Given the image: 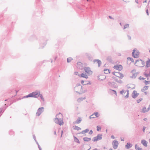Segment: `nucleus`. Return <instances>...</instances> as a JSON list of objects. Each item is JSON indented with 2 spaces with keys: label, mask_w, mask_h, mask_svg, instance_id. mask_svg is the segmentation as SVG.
<instances>
[{
  "label": "nucleus",
  "mask_w": 150,
  "mask_h": 150,
  "mask_svg": "<svg viewBox=\"0 0 150 150\" xmlns=\"http://www.w3.org/2000/svg\"><path fill=\"white\" fill-rule=\"evenodd\" d=\"M40 93V91L33 92L31 93H29L28 95L24 96L23 98H26L30 97L37 98L39 96Z\"/></svg>",
  "instance_id": "nucleus-1"
},
{
  "label": "nucleus",
  "mask_w": 150,
  "mask_h": 150,
  "mask_svg": "<svg viewBox=\"0 0 150 150\" xmlns=\"http://www.w3.org/2000/svg\"><path fill=\"white\" fill-rule=\"evenodd\" d=\"M76 88L77 90L76 91V92L78 93L79 94H82L86 92L85 91H83L82 86H81L80 84H77L76 85Z\"/></svg>",
  "instance_id": "nucleus-2"
},
{
  "label": "nucleus",
  "mask_w": 150,
  "mask_h": 150,
  "mask_svg": "<svg viewBox=\"0 0 150 150\" xmlns=\"http://www.w3.org/2000/svg\"><path fill=\"white\" fill-rule=\"evenodd\" d=\"M124 77V76H113L112 78L117 82L118 83H122V81L120 79H122Z\"/></svg>",
  "instance_id": "nucleus-3"
},
{
  "label": "nucleus",
  "mask_w": 150,
  "mask_h": 150,
  "mask_svg": "<svg viewBox=\"0 0 150 150\" xmlns=\"http://www.w3.org/2000/svg\"><path fill=\"white\" fill-rule=\"evenodd\" d=\"M54 121L56 123L60 125H62L64 124L63 120L61 118H58L57 117L55 119Z\"/></svg>",
  "instance_id": "nucleus-4"
},
{
  "label": "nucleus",
  "mask_w": 150,
  "mask_h": 150,
  "mask_svg": "<svg viewBox=\"0 0 150 150\" xmlns=\"http://www.w3.org/2000/svg\"><path fill=\"white\" fill-rule=\"evenodd\" d=\"M139 54L138 51L137 50H136L135 49L133 50V52L132 53L133 57L136 58L139 57Z\"/></svg>",
  "instance_id": "nucleus-5"
},
{
  "label": "nucleus",
  "mask_w": 150,
  "mask_h": 150,
  "mask_svg": "<svg viewBox=\"0 0 150 150\" xmlns=\"http://www.w3.org/2000/svg\"><path fill=\"white\" fill-rule=\"evenodd\" d=\"M102 135L98 134L96 137H94L93 141L94 142H96L98 140H101L102 138Z\"/></svg>",
  "instance_id": "nucleus-6"
},
{
  "label": "nucleus",
  "mask_w": 150,
  "mask_h": 150,
  "mask_svg": "<svg viewBox=\"0 0 150 150\" xmlns=\"http://www.w3.org/2000/svg\"><path fill=\"white\" fill-rule=\"evenodd\" d=\"M139 64H142V66L141 67H143L144 64V61H142L141 59H137L136 60L134 64L137 66H139Z\"/></svg>",
  "instance_id": "nucleus-7"
},
{
  "label": "nucleus",
  "mask_w": 150,
  "mask_h": 150,
  "mask_svg": "<svg viewBox=\"0 0 150 150\" xmlns=\"http://www.w3.org/2000/svg\"><path fill=\"white\" fill-rule=\"evenodd\" d=\"M44 108L43 107L39 108L37 110L36 113V115L37 116H39L40 114L43 112Z\"/></svg>",
  "instance_id": "nucleus-8"
},
{
  "label": "nucleus",
  "mask_w": 150,
  "mask_h": 150,
  "mask_svg": "<svg viewBox=\"0 0 150 150\" xmlns=\"http://www.w3.org/2000/svg\"><path fill=\"white\" fill-rule=\"evenodd\" d=\"M84 70L89 75H91L93 73V72L91 71L90 68L89 67H86L84 68Z\"/></svg>",
  "instance_id": "nucleus-9"
},
{
  "label": "nucleus",
  "mask_w": 150,
  "mask_h": 150,
  "mask_svg": "<svg viewBox=\"0 0 150 150\" xmlns=\"http://www.w3.org/2000/svg\"><path fill=\"white\" fill-rule=\"evenodd\" d=\"M118 144V143L117 141L115 140H113L112 142V145L114 149H116L117 148Z\"/></svg>",
  "instance_id": "nucleus-10"
},
{
  "label": "nucleus",
  "mask_w": 150,
  "mask_h": 150,
  "mask_svg": "<svg viewBox=\"0 0 150 150\" xmlns=\"http://www.w3.org/2000/svg\"><path fill=\"white\" fill-rule=\"evenodd\" d=\"M77 67L80 69H82L84 67V65L81 62H78L77 63Z\"/></svg>",
  "instance_id": "nucleus-11"
},
{
  "label": "nucleus",
  "mask_w": 150,
  "mask_h": 150,
  "mask_svg": "<svg viewBox=\"0 0 150 150\" xmlns=\"http://www.w3.org/2000/svg\"><path fill=\"white\" fill-rule=\"evenodd\" d=\"M114 68L117 70L118 71H120L122 69V66L120 65H115L114 67Z\"/></svg>",
  "instance_id": "nucleus-12"
},
{
  "label": "nucleus",
  "mask_w": 150,
  "mask_h": 150,
  "mask_svg": "<svg viewBox=\"0 0 150 150\" xmlns=\"http://www.w3.org/2000/svg\"><path fill=\"white\" fill-rule=\"evenodd\" d=\"M139 95V93H137V91L134 90L132 94V96L133 98H135Z\"/></svg>",
  "instance_id": "nucleus-13"
},
{
  "label": "nucleus",
  "mask_w": 150,
  "mask_h": 150,
  "mask_svg": "<svg viewBox=\"0 0 150 150\" xmlns=\"http://www.w3.org/2000/svg\"><path fill=\"white\" fill-rule=\"evenodd\" d=\"M93 62L95 63L96 62H97V63H98V67H100V66L101 64V62L100 60L98 59H95L94 60Z\"/></svg>",
  "instance_id": "nucleus-14"
},
{
  "label": "nucleus",
  "mask_w": 150,
  "mask_h": 150,
  "mask_svg": "<svg viewBox=\"0 0 150 150\" xmlns=\"http://www.w3.org/2000/svg\"><path fill=\"white\" fill-rule=\"evenodd\" d=\"M75 130V127H74V126H73L72 127V128H71V131L72 132V134L73 135V136L74 137V141L75 140V135L74 134Z\"/></svg>",
  "instance_id": "nucleus-15"
},
{
  "label": "nucleus",
  "mask_w": 150,
  "mask_h": 150,
  "mask_svg": "<svg viewBox=\"0 0 150 150\" xmlns=\"http://www.w3.org/2000/svg\"><path fill=\"white\" fill-rule=\"evenodd\" d=\"M141 143L145 146L146 147L147 146V142L145 140H142L141 141Z\"/></svg>",
  "instance_id": "nucleus-16"
},
{
  "label": "nucleus",
  "mask_w": 150,
  "mask_h": 150,
  "mask_svg": "<svg viewBox=\"0 0 150 150\" xmlns=\"http://www.w3.org/2000/svg\"><path fill=\"white\" fill-rule=\"evenodd\" d=\"M132 146V145L129 142H128L127 143L126 145H125V147L127 149L130 148Z\"/></svg>",
  "instance_id": "nucleus-17"
},
{
  "label": "nucleus",
  "mask_w": 150,
  "mask_h": 150,
  "mask_svg": "<svg viewBox=\"0 0 150 150\" xmlns=\"http://www.w3.org/2000/svg\"><path fill=\"white\" fill-rule=\"evenodd\" d=\"M106 78L105 76H98V79H100L102 81L103 79H104Z\"/></svg>",
  "instance_id": "nucleus-18"
},
{
  "label": "nucleus",
  "mask_w": 150,
  "mask_h": 150,
  "mask_svg": "<svg viewBox=\"0 0 150 150\" xmlns=\"http://www.w3.org/2000/svg\"><path fill=\"white\" fill-rule=\"evenodd\" d=\"M144 75H150V69L146 70L144 73Z\"/></svg>",
  "instance_id": "nucleus-19"
},
{
  "label": "nucleus",
  "mask_w": 150,
  "mask_h": 150,
  "mask_svg": "<svg viewBox=\"0 0 150 150\" xmlns=\"http://www.w3.org/2000/svg\"><path fill=\"white\" fill-rule=\"evenodd\" d=\"M82 121V119L81 117H78L76 121V123L79 124Z\"/></svg>",
  "instance_id": "nucleus-20"
},
{
  "label": "nucleus",
  "mask_w": 150,
  "mask_h": 150,
  "mask_svg": "<svg viewBox=\"0 0 150 150\" xmlns=\"http://www.w3.org/2000/svg\"><path fill=\"white\" fill-rule=\"evenodd\" d=\"M86 98L85 97H84L83 98V97H81L80 98H78L77 100V101L79 103H80L82 101H83V100L85 99Z\"/></svg>",
  "instance_id": "nucleus-21"
},
{
  "label": "nucleus",
  "mask_w": 150,
  "mask_h": 150,
  "mask_svg": "<svg viewBox=\"0 0 150 150\" xmlns=\"http://www.w3.org/2000/svg\"><path fill=\"white\" fill-rule=\"evenodd\" d=\"M150 66V59H149L146 62V67L148 68Z\"/></svg>",
  "instance_id": "nucleus-22"
},
{
  "label": "nucleus",
  "mask_w": 150,
  "mask_h": 150,
  "mask_svg": "<svg viewBox=\"0 0 150 150\" xmlns=\"http://www.w3.org/2000/svg\"><path fill=\"white\" fill-rule=\"evenodd\" d=\"M140 112L143 113H145L147 112L146 109L145 107H143L142 109L141 110Z\"/></svg>",
  "instance_id": "nucleus-23"
},
{
  "label": "nucleus",
  "mask_w": 150,
  "mask_h": 150,
  "mask_svg": "<svg viewBox=\"0 0 150 150\" xmlns=\"http://www.w3.org/2000/svg\"><path fill=\"white\" fill-rule=\"evenodd\" d=\"M83 139L84 141L88 142L90 141L91 139V138L85 137L83 138Z\"/></svg>",
  "instance_id": "nucleus-24"
},
{
  "label": "nucleus",
  "mask_w": 150,
  "mask_h": 150,
  "mask_svg": "<svg viewBox=\"0 0 150 150\" xmlns=\"http://www.w3.org/2000/svg\"><path fill=\"white\" fill-rule=\"evenodd\" d=\"M89 131V129H86L83 130L80 133H81L82 134H84L87 133Z\"/></svg>",
  "instance_id": "nucleus-25"
},
{
  "label": "nucleus",
  "mask_w": 150,
  "mask_h": 150,
  "mask_svg": "<svg viewBox=\"0 0 150 150\" xmlns=\"http://www.w3.org/2000/svg\"><path fill=\"white\" fill-rule=\"evenodd\" d=\"M104 73L108 74L110 73V71L108 69H105L104 70Z\"/></svg>",
  "instance_id": "nucleus-26"
},
{
  "label": "nucleus",
  "mask_w": 150,
  "mask_h": 150,
  "mask_svg": "<svg viewBox=\"0 0 150 150\" xmlns=\"http://www.w3.org/2000/svg\"><path fill=\"white\" fill-rule=\"evenodd\" d=\"M107 60L109 62L111 63L112 62V60L111 57L110 56H108L107 58Z\"/></svg>",
  "instance_id": "nucleus-27"
},
{
  "label": "nucleus",
  "mask_w": 150,
  "mask_h": 150,
  "mask_svg": "<svg viewBox=\"0 0 150 150\" xmlns=\"http://www.w3.org/2000/svg\"><path fill=\"white\" fill-rule=\"evenodd\" d=\"M135 149L137 150H142V148H139L137 144H135Z\"/></svg>",
  "instance_id": "nucleus-28"
},
{
  "label": "nucleus",
  "mask_w": 150,
  "mask_h": 150,
  "mask_svg": "<svg viewBox=\"0 0 150 150\" xmlns=\"http://www.w3.org/2000/svg\"><path fill=\"white\" fill-rule=\"evenodd\" d=\"M46 42H45L44 43H43V44H42V43H41L40 44V48H43L46 45Z\"/></svg>",
  "instance_id": "nucleus-29"
},
{
  "label": "nucleus",
  "mask_w": 150,
  "mask_h": 150,
  "mask_svg": "<svg viewBox=\"0 0 150 150\" xmlns=\"http://www.w3.org/2000/svg\"><path fill=\"white\" fill-rule=\"evenodd\" d=\"M73 59L71 57H69L67 59V62L68 63L70 62Z\"/></svg>",
  "instance_id": "nucleus-30"
},
{
  "label": "nucleus",
  "mask_w": 150,
  "mask_h": 150,
  "mask_svg": "<svg viewBox=\"0 0 150 150\" xmlns=\"http://www.w3.org/2000/svg\"><path fill=\"white\" fill-rule=\"evenodd\" d=\"M89 84H91V83L88 82V81H84V83L83 84V85H87Z\"/></svg>",
  "instance_id": "nucleus-31"
},
{
  "label": "nucleus",
  "mask_w": 150,
  "mask_h": 150,
  "mask_svg": "<svg viewBox=\"0 0 150 150\" xmlns=\"http://www.w3.org/2000/svg\"><path fill=\"white\" fill-rule=\"evenodd\" d=\"M115 73H116L117 74H119L120 75H123L122 74L120 73L119 71L118 72H112V74H113V75H115Z\"/></svg>",
  "instance_id": "nucleus-32"
},
{
  "label": "nucleus",
  "mask_w": 150,
  "mask_h": 150,
  "mask_svg": "<svg viewBox=\"0 0 150 150\" xmlns=\"http://www.w3.org/2000/svg\"><path fill=\"white\" fill-rule=\"evenodd\" d=\"M120 93L124 95V93H126V91L123 89L121 91H120Z\"/></svg>",
  "instance_id": "nucleus-33"
},
{
  "label": "nucleus",
  "mask_w": 150,
  "mask_h": 150,
  "mask_svg": "<svg viewBox=\"0 0 150 150\" xmlns=\"http://www.w3.org/2000/svg\"><path fill=\"white\" fill-rule=\"evenodd\" d=\"M94 114V116L96 117H98L99 116V115L98 114V113L97 112H95L93 113Z\"/></svg>",
  "instance_id": "nucleus-34"
},
{
  "label": "nucleus",
  "mask_w": 150,
  "mask_h": 150,
  "mask_svg": "<svg viewBox=\"0 0 150 150\" xmlns=\"http://www.w3.org/2000/svg\"><path fill=\"white\" fill-rule=\"evenodd\" d=\"M127 92V95L125 96V97L126 98H128L129 97V90H127L126 91V92Z\"/></svg>",
  "instance_id": "nucleus-35"
},
{
  "label": "nucleus",
  "mask_w": 150,
  "mask_h": 150,
  "mask_svg": "<svg viewBox=\"0 0 150 150\" xmlns=\"http://www.w3.org/2000/svg\"><path fill=\"white\" fill-rule=\"evenodd\" d=\"M127 60H128L131 61L132 62H134V59L133 58L130 57H128L127 58Z\"/></svg>",
  "instance_id": "nucleus-36"
},
{
  "label": "nucleus",
  "mask_w": 150,
  "mask_h": 150,
  "mask_svg": "<svg viewBox=\"0 0 150 150\" xmlns=\"http://www.w3.org/2000/svg\"><path fill=\"white\" fill-rule=\"evenodd\" d=\"M149 6H148V5H147L146 7V9H147L146 10V12L147 13V14L148 16H149V11H148V7Z\"/></svg>",
  "instance_id": "nucleus-37"
},
{
  "label": "nucleus",
  "mask_w": 150,
  "mask_h": 150,
  "mask_svg": "<svg viewBox=\"0 0 150 150\" xmlns=\"http://www.w3.org/2000/svg\"><path fill=\"white\" fill-rule=\"evenodd\" d=\"M129 26V24H125L124 26V29L128 28Z\"/></svg>",
  "instance_id": "nucleus-38"
},
{
  "label": "nucleus",
  "mask_w": 150,
  "mask_h": 150,
  "mask_svg": "<svg viewBox=\"0 0 150 150\" xmlns=\"http://www.w3.org/2000/svg\"><path fill=\"white\" fill-rule=\"evenodd\" d=\"M136 70L135 69H134L131 71V73L132 74V75H136L135 74Z\"/></svg>",
  "instance_id": "nucleus-39"
},
{
  "label": "nucleus",
  "mask_w": 150,
  "mask_h": 150,
  "mask_svg": "<svg viewBox=\"0 0 150 150\" xmlns=\"http://www.w3.org/2000/svg\"><path fill=\"white\" fill-rule=\"evenodd\" d=\"M144 82L146 85H147L150 83V81L145 80L144 81Z\"/></svg>",
  "instance_id": "nucleus-40"
},
{
  "label": "nucleus",
  "mask_w": 150,
  "mask_h": 150,
  "mask_svg": "<svg viewBox=\"0 0 150 150\" xmlns=\"http://www.w3.org/2000/svg\"><path fill=\"white\" fill-rule=\"evenodd\" d=\"M95 117H96L94 116V114H93L92 115H91L89 117V118H90V119L94 118H95Z\"/></svg>",
  "instance_id": "nucleus-41"
},
{
  "label": "nucleus",
  "mask_w": 150,
  "mask_h": 150,
  "mask_svg": "<svg viewBox=\"0 0 150 150\" xmlns=\"http://www.w3.org/2000/svg\"><path fill=\"white\" fill-rule=\"evenodd\" d=\"M39 96H40V97L41 99H42V100L43 101H44V98L42 94H40V95H39Z\"/></svg>",
  "instance_id": "nucleus-42"
},
{
  "label": "nucleus",
  "mask_w": 150,
  "mask_h": 150,
  "mask_svg": "<svg viewBox=\"0 0 150 150\" xmlns=\"http://www.w3.org/2000/svg\"><path fill=\"white\" fill-rule=\"evenodd\" d=\"M142 98H141L140 99H139L138 100H137V103H139L141 101H142Z\"/></svg>",
  "instance_id": "nucleus-43"
},
{
  "label": "nucleus",
  "mask_w": 150,
  "mask_h": 150,
  "mask_svg": "<svg viewBox=\"0 0 150 150\" xmlns=\"http://www.w3.org/2000/svg\"><path fill=\"white\" fill-rule=\"evenodd\" d=\"M81 128L79 127L78 126H76V130L78 131L81 130Z\"/></svg>",
  "instance_id": "nucleus-44"
},
{
  "label": "nucleus",
  "mask_w": 150,
  "mask_h": 150,
  "mask_svg": "<svg viewBox=\"0 0 150 150\" xmlns=\"http://www.w3.org/2000/svg\"><path fill=\"white\" fill-rule=\"evenodd\" d=\"M110 90L112 91L113 93V94L116 95L117 93L116 91L113 90H112L111 89H110Z\"/></svg>",
  "instance_id": "nucleus-45"
},
{
  "label": "nucleus",
  "mask_w": 150,
  "mask_h": 150,
  "mask_svg": "<svg viewBox=\"0 0 150 150\" xmlns=\"http://www.w3.org/2000/svg\"><path fill=\"white\" fill-rule=\"evenodd\" d=\"M101 129V128L99 127L98 126H97V131H98L99 130H100Z\"/></svg>",
  "instance_id": "nucleus-46"
},
{
  "label": "nucleus",
  "mask_w": 150,
  "mask_h": 150,
  "mask_svg": "<svg viewBox=\"0 0 150 150\" xmlns=\"http://www.w3.org/2000/svg\"><path fill=\"white\" fill-rule=\"evenodd\" d=\"M137 76H131L130 77L133 79H134Z\"/></svg>",
  "instance_id": "nucleus-47"
},
{
  "label": "nucleus",
  "mask_w": 150,
  "mask_h": 150,
  "mask_svg": "<svg viewBox=\"0 0 150 150\" xmlns=\"http://www.w3.org/2000/svg\"><path fill=\"white\" fill-rule=\"evenodd\" d=\"M80 77H84L86 79L88 78V76H80Z\"/></svg>",
  "instance_id": "nucleus-48"
},
{
  "label": "nucleus",
  "mask_w": 150,
  "mask_h": 150,
  "mask_svg": "<svg viewBox=\"0 0 150 150\" xmlns=\"http://www.w3.org/2000/svg\"><path fill=\"white\" fill-rule=\"evenodd\" d=\"M6 105V104H5L4 105V106L3 108H3V110L2 111L3 112H4L5 110V109H6V107L5 106Z\"/></svg>",
  "instance_id": "nucleus-49"
},
{
  "label": "nucleus",
  "mask_w": 150,
  "mask_h": 150,
  "mask_svg": "<svg viewBox=\"0 0 150 150\" xmlns=\"http://www.w3.org/2000/svg\"><path fill=\"white\" fill-rule=\"evenodd\" d=\"M76 142L79 143V139L76 137Z\"/></svg>",
  "instance_id": "nucleus-50"
},
{
  "label": "nucleus",
  "mask_w": 150,
  "mask_h": 150,
  "mask_svg": "<svg viewBox=\"0 0 150 150\" xmlns=\"http://www.w3.org/2000/svg\"><path fill=\"white\" fill-rule=\"evenodd\" d=\"M145 78H143V77H142V76H140L139 77V79L140 80H144Z\"/></svg>",
  "instance_id": "nucleus-51"
},
{
  "label": "nucleus",
  "mask_w": 150,
  "mask_h": 150,
  "mask_svg": "<svg viewBox=\"0 0 150 150\" xmlns=\"http://www.w3.org/2000/svg\"><path fill=\"white\" fill-rule=\"evenodd\" d=\"M115 83L114 82H109L108 83V84L110 86L111 84H114Z\"/></svg>",
  "instance_id": "nucleus-52"
},
{
  "label": "nucleus",
  "mask_w": 150,
  "mask_h": 150,
  "mask_svg": "<svg viewBox=\"0 0 150 150\" xmlns=\"http://www.w3.org/2000/svg\"><path fill=\"white\" fill-rule=\"evenodd\" d=\"M147 80H149L150 79V76H145Z\"/></svg>",
  "instance_id": "nucleus-53"
},
{
  "label": "nucleus",
  "mask_w": 150,
  "mask_h": 150,
  "mask_svg": "<svg viewBox=\"0 0 150 150\" xmlns=\"http://www.w3.org/2000/svg\"><path fill=\"white\" fill-rule=\"evenodd\" d=\"M126 87L127 88H131V87L130 86L129 84H128L126 86Z\"/></svg>",
  "instance_id": "nucleus-54"
},
{
  "label": "nucleus",
  "mask_w": 150,
  "mask_h": 150,
  "mask_svg": "<svg viewBox=\"0 0 150 150\" xmlns=\"http://www.w3.org/2000/svg\"><path fill=\"white\" fill-rule=\"evenodd\" d=\"M148 87H149L148 86H145L144 87V88L145 90H147L148 89Z\"/></svg>",
  "instance_id": "nucleus-55"
},
{
  "label": "nucleus",
  "mask_w": 150,
  "mask_h": 150,
  "mask_svg": "<svg viewBox=\"0 0 150 150\" xmlns=\"http://www.w3.org/2000/svg\"><path fill=\"white\" fill-rule=\"evenodd\" d=\"M150 109V105H149V107L147 108V109H146L147 112Z\"/></svg>",
  "instance_id": "nucleus-56"
},
{
  "label": "nucleus",
  "mask_w": 150,
  "mask_h": 150,
  "mask_svg": "<svg viewBox=\"0 0 150 150\" xmlns=\"http://www.w3.org/2000/svg\"><path fill=\"white\" fill-rule=\"evenodd\" d=\"M146 128V127H143L142 130L144 132H145V130Z\"/></svg>",
  "instance_id": "nucleus-57"
},
{
  "label": "nucleus",
  "mask_w": 150,
  "mask_h": 150,
  "mask_svg": "<svg viewBox=\"0 0 150 150\" xmlns=\"http://www.w3.org/2000/svg\"><path fill=\"white\" fill-rule=\"evenodd\" d=\"M93 133V132L92 130H91L90 131V132H89V134H91Z\"/></svg>",
  "instance_id": "nucleus-58"
},
{
  "label": "nucleus",
  "mask_w": 150,
  "mask_h": 150,
  "mask_svg": "<svg viewBox=\"0 0 150 150\" xmlns=\"http://www.w3.org/2000/svg\"><path fill=\"white\" fill-rule=\"evenodd\" d=\"M33 138L34 139L35 141H36V137L34 135H33Z\"/></svg>",
  "instance_id": "nucleus-59"
},
{
  "label": "nucleus",
  "mask_w": 150,
  "mask_h": 150,
  "mask_svg": "<svg viewBox=\"0 0 150 150\" xmlns=\"http://www.w3.org/2000/svg\"><path fill=\"white\" fill-rule=\"evenodd\" d=\"M84 81L82 80L81 82V83L83 85V84L84 83Z\"/></svg>",
  "instance_id": "nucleus-60"
},
{
  "label": "nucleus",
  "mask_w": 150,
  "mask_h": 150,
  "mask_svg": "<svg viewBox=\"0 0 150 150\" xmlns=\"http://www.w3.org/2000/svg\"><path fill=\"white\" fill-rule=\"evenodd\" d=\"M127 37H128V39L129 40H130L131 39V36L128 35H127Z\"/></svg>",
  "instance_id": "nucleus-61"
},
{
  "label": "nucleus",
  "mask_w": 150,
  "mask_h": 150,
  "mask_svg": "<svg viewBox=\"0 0 150 150\" xmlns=\"http://www.w3.org/2000/svg\"><path fill=\"white\" fill-rule=\"evenodd\" d=\"M38 147L39 149V150H42L40 146V145H38Z\"/></svg>",
  "instance_id": "nucleus-62"
},
{
  "label": "nucleus",
  "mask_w": 150,
  "mask_h": 150,
  "mask_svg": "<svg viewBox=\"0 0 150 150\" xmlns=\"http://www.w3.org/2000/svg\"><path fill=\"white\" fill-rule=\"evenodd\" d=\"M111 138H112V139H114L115 138V137H114V136L113 135H112L111 136Z\"/></svg>",
  "instance_id": "nucleus-63"
},
{
  "label": "nucleus",
  "mask_w": 150,
  "mask_h": 150,
  "mask_svg": "<svg viewBox=\"0 0 150 150\" xmlns=\"http://www.w3.org/2000/svg\"><path fill=\"white\" fill-rule=\"evenodd\" d=\"M3 108H0V112H1L3 110Z\"/></svg>",
  "instance_id": "nucleus-64"
}]
</instances>
